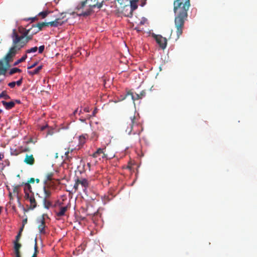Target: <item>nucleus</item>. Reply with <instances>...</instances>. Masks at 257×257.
I'll use <instances>...</instances> for the list:
<instances>
[{"label":"nucleus","instance_id":"22","mask_svg":"<svg viewBox=\"0 0 257 257\" xmlns=\"http://www.w3.org/2000/svg\"><path fill=\"white\" fill-rule=\"evenodd\" d=\"M67 210V206H61L59 208V211L57 212L56 214L58 216H62Z\"/></svg>","mask_w":257,"mask_h":257},{"label":"nucleus","instance_id":"42","mask_svg":"<svg viewBox=\"0 0 257 257\" xmlns=\"http://www.w3.org/2000/svg\"><path fill=\"white\" fill-rule=\"evenodd\" d=\"M82 112V109L81 108L79 110L78 108H77L73 112L74 114L75 115L77 113H78L79 115Z\"/></svg>","mask_w":257,"mask_h":257},{"label":"nucleus","instance_id":"17","mask_svg":"<svg viewBox=\"0 0 257 257\" xmlns=\"http://www.w3.org/2000/svg\"><path fill=\"white\" fill-rule=\"evenodd\" d=\"M23 185L24 186L25 195H26V193L34 194L32 192V187L30 184H29V183L24 182Z\"/></svg>","mask_w":257,"mask_h":257},{"label":"nucleus","instance_id":"58","mask_svg":"<svg viewBox=\"0 0 257 257\" xmlns=\"http://www.w3.org/2000/svg\"><path fill=\"white\" fill-rule=\"evenodd\" d=\"M135 29H136V30H137L138 31H140V30H139V29H138L137 28H136Z\"/></svg>","mask_w":257,"mask_h":257},{"label":"nucleus","instance_id":"45","mask_svg":"<svg viewBox=\"0 0 257 257\" xmlns=\"http://www.w3.org/2000/svg\"><path fill=\"white\" fill-rule=\"evenodd\" d=\"M27 223V218L26 217V218L24 219L23 220V222H22V225H23V226H25V225Z\"/></svg>","mask_w":257,"mask_h":257},{"label":"nucleus","instance_id":"33","mask_svg":"<svg viewBox=\"0 0 257 257\" xmlns=\"http://www.w3.org/2000/svg\"><path fill=\"white\" fill-rule=\"evenodd\" d=\"M53 176V173H48L46 175V178H47V181H50L52 180V177Z\"/></svg>","mask_w":257,"mask_h":257},{"label":"nucleus","instance_id":"34","mask_svg":"<svg viewBox=\"0 0 257 257\" xmlns=\"http://www.w3.org/2000/svg\"><path fill=\"white\" fill-rule=\"evenodd\" d=\"M97 112V109L96 108H95V109L93 110L92 114L91 115H87V117L88 118H90L91 116H94L95 115V114Z\"/></svg>","mask_w":257,"mask_h":257},{"label":"nucleus","instance_id":"41","mask_svg":"<svg viewBox=\"0 0 257 257\" xmlns=\"http://www.w3.org/2000/svg\"><path fill=\"white\" fill-rule=\"evenodd\" d=\"M65 17H66L65 13H62L61 14L59 18V19H60V20L61 21H63V20L65 18Z\"/></svg>","mask_w":257,"mask_h":257},{"label":"nucleus","instance_id":"31","mask_svg":"<svg viewBox=\"0 0 257 257\" xmlns=\"http://www.w3.org/2000/svg\"><path fill=\"white\" fill-rule=\"evenodd\" d=\"M49 12L48 11H43L39 13L38 16L42 17V18L44 19L46 18Z\"/></svg>","mask_w":257,"mask_h":257},{"label":"nucleus","instance_id":"56","mask_svg":"<svg viewBox=\"0 0 257 257\" xmlns=\"http://www.w3.org/2000/svg\"><path fill=\"white\" fill-rule=\"evenodd\" d=\"M32 21H34V20H38V19L36 17H34V18H32Z\"/></svg>","mask_w":257,"mask_h":257},{"label":"nucleus","instance_id":"5","mask_svg":"<svg viewBox=\"0 0 257 257\" xmlns=\"http://www.w3.org/2000/svg\"><path fill=\"white\" fill-rule=\"evenodd\" d=\"M13 41L12 46L10 48L8 52L4 58L6 65L9 68L10 67V63L13 61L14 57L17 53L21 49V48Z\"/></svg>","mask_w":257,"mask_h":257},{"label":"nucleus","instance_id":"25","mask_svg":"<svg viewBox=\"0 0 257 257\" xmlns=\"http://www.w3.org/2000/svg\"><path fill=\"white\" fill-rule=\"evenodd\" d=\"M22 72V70L18 68H13L9 71V75H12L15 73H21Z\"/></svg>","mask_w":257,"mask_h":257},{"label":"nucleus","instance_id":"38","mask_svg":"<svg viewBox=\"0 0 257 257\" xmlns=\"http://www.w3.org/2000/svg\"><path fill=\"white\" fill-rule=\"evenodd\" d=\"M8 86L9 87H10L11 88H14L15 87V86H16L15 81H13V82H11L9 83L8 84Z\"/></svg>","mask_w":257,"mask_h":257},{"label":"nucleus","instance_id":"30","mask_svg":"<svg viewBox=\"0 0 257 257\" xmlns=\"http://www.w3.org/2000/svg\"><path fill=\"white\" fill-rule=\"evenodd\" d=\"M129 7H131L132 14L133 13L134 11L138 8V5L136 2H131V5H129Z\"/></svg>","mask_w":257,"mask_h":257},{"label":"nucleus","instance_id":"44","mask_svg":"<svg viewBox=\"0 0 257 257\" xmlns=\"http://www.w3.org/2000/svg\"><path fill=\"white\" fill-rule=\"evenodd\" d=\"M35 180L34 178H31L27 183H29V184H30V183H34L35 182Z\"/></svg>","mask_w":257,"mask_h":257},{"label":"nucleus","instance_id":"16","mask_svg":"<svg viewBox=\"0 0 257 257\" xmlns=\"http://www.w3.org/2000/svg\"><path fill=\"white\" fill-rule=\"evenodd\" d=\"M9 67L4 64V63L0 60V75H5Z\"/></svg>","mask_w":257,"mask_h":257},{"label":"nucleus","instance_id":"21","mask_svg":"<svg viewBox=\"0 0 257 257\" xmlns=\"http://www.w3.org/2000/svg\"><path fill=\"white\" fill-rule=\"evenodd\" d=\"M49 198H44L43 200L44 207L47 209H49L52 205V202Z\"/></svg>","mask_w":257,"mask_h":257},{"label":"nucleus","instance_id":"1","mask_svg":"<svg viewBox=\"0 0 257 257\" xmlns=\"http://www.w3.org/2000/svg\"><path fill=\"white\" fill-rule=\"evenodd\" d=\"M174 12L175 14V26L177 29L178 38L182 34L185 21L188 17V11L191 6L190 0H174Z\"/></svg>","mask_w":257,"mask_h":257},{"label":"nucleus","instance_id":"49","mask_svg":"<svg viewBox=\"0 0 257 257\" xmlns=\"http://www.w3.org/2000/svg\"><path fill=\"white\" fill-rule=\"evenodd\" d=\"M69 153V151H67V152H65V155L66 156V157H68Z\"/></svg>","mask_w":257,"mask_h":257},{"label":"nucleus","instance_id":"7","mask_svg":"<svg viewBox=\"0 0 257 257\" xmlns=\"http://www.w3.org/2000/svg\"><path fill=\"white\" fill-rule=\"evenodd\" d=\"M37 222L38 224V228L39 233L41 234H46L47 233V226L46 225L44 215H43L38 218L37 220Z\"/></svg>","mask_w":257,"mask_h":257},{"label":"nucleus","instance_id":"51","mask_svg":"<svg viewBox=\"0 0 257 257\" xmlns=\"http://www.w3.org/2000/svg\"><path fill=\"white\" fill-rule=\"evenodd\" d=\"M15 101L17 103H21V101L20 100H15Z\"/></svg>","mask_w":257,"mask_h":257},{"label":"nucleus","instance_id":"40","mask_svg":"<svg viewBox=\"0 0 257 257\" xmlns=\"http://www.w3.org/2000/svg\"><path fill=\"white\" fill-rule=\"evenodd\" d=\"M147 0H139V2L140 3V5L141 7H144L146 4Z\"/></svg>","mask_w":257,"mask_h":257},{"label":"nucleus","instance_id":"10","mask_svg":"<svg viewBox=\"0 0 257 257\" xmlns=\"http://www.w3.org/2000/svg\"><path fill=\"white\" fill-rule=\"evenodd\" d=\"M24 198L26 200L30 202V208L32 209H34L37 206V202L34 197V194L26 193L25 195Z\"/></svg>","mask_w":257,"mask_h":257},{"label":"nucleus","instance_id":"27","mask_svg":"<svg viewBox=\"0 0 257 257\" xmlns=\"http://www.w3.org/2000/svg\"><path fill=\"white\" fill-rule=\"evenodd\" d=\"M24 182L21 184L15 185L13 186V192L18 194L20 188L23 185Z\"/></svg>","mask_w":257,"mask_h":257},{"label":"nucleus","instance_id":"26","mask_svg":"<svg viewBox=\"0 0 257 257\" xmlns=\"http://www.w3.org/2000/svg\"><path fill=\"white\" fill-rule=\"evenodd\" d=\"M39 252L38 249V246H37V239L36 238L35 239V246H34V252L33 254L32 257H37V254Z\"/></svg>","mask_w":257,"mask_h":257},{"label":"nucleus","instance_id":"8","mask_svg":"<svg viewBox=\"0 0 257 257\" xmlns=\"http://www.w3.org/2000/svg\"><path fill=\"white\" fill-rule=\"evenodd\" d=\"M153 37L156 40V42L162 49H165L167 46V40L166 38L160 35L153 34Z\"/></svg>","mask_w":257,"mask_h":257},{"label":"nucleus","instance_id":"2","mask_svg":"<svg viewBox=\"0 0 257 257\" xmlns=\"http://www.w3.org/2000/svg\"><path fill=\"white\" fill-rule=\"evenodd\" d=\"M123 127L125 132L128 135L132 133L134 135L137 134L140 136L143 131V127L139 122V119L135 114L130 116Z\"/></svg>","mask_w":257,"mask_h":257},{"label":"nucleus","instance_id":"32","mask_svg":"<svg viewBox=\"0 0 257 257\" xmlns=\"http://www.w3.org/2000/svg\"><path fill=\"white\" fill-rule=\"evenodd\" d=\"M38 50L37 47H34L33 48H31L29 49H28L26 50V53H35Z\"/></svg>","mask_w":257,"mask_h":257},{"label":"nucleus","instance_id":"37","mask_svg":"<svg viewBox=\"0 0 257 257\" xmlns=\"http://www.w3.org/2000/svg\"><path fill=\"white\" fill-rule=\"evenodd\" d=\"M21 236V231H19L18 234L16 236V239H15V241L19 242Z\"/></svg>","mask_w":257,"mask_h":257},{"label":"nucleus","instance_id":"43","mask_svg":"<svg viewBox=\"0 0 257 257\" xmlns=\"http://www.w3.org/2000/svg\"><path fill=\"white\" fill-rule=\"evenodd\" d=\"M15 257H21L20 251H14Z\"/></svg>","mask_w":257,"mask_h":257},{"label":"nucleus","instance_id":"6","mask_svg":"<svg viewBox=\"0 0 257 257\" xmlns=\"http://www.w3.org/2000/svg\"><path fill=\"white\" fill-rule=\"evenodd\" d=\"M75 184L74 185V189L75 191L78 190L79 188V186L81 185L83 188V190L84 192L86 191L87 188L88 187L89 185V182L87 179L85 178H77L75 180Z\"/></svg>","mask_w":257,"mask_h":257},{"label":"nucleus","instance_id":"47","mask_svg":"<svg viewBox=\"0 0 257 257\" xmlns=\"http://www.w3.org/2000/svg\"><path fill=\"white\" fill-rule=\"evenodd\" d=\"M4 158V154L3 153H0V161Z\"/></svg>","mask_w":257,"mask_h":257},{"label":"nucleus","instance_id":"53","mask_svg":"<svg viewBox=\"0 0 257 257\" xmlns=\"http://www.w3.org/2000/svg\"><path fill=\"white\" fill-rule=\"evenodd\" d=\"M80 120L81 121H82V122H84V121H85V118H80Z\"/></svg>","mask_w":257,"mask_h":257},{"label":"nucleus","instance_id":"3","mask_svg":"<svg viewBox=\"0 0 257 257\" xmlns=\"http://www.w3.org/2000/svg\"><path fill=\"white\" fill-rule=\"evenodd\" d=\"M31 30V29H25L24 32L20 36L16 30L14 29L11 36L12 40L22 49L26 45L30 40L32 39L33 35L35 34L34 32L31 35H29Z\"/></svg>","mask_w":257,"mask_h":257},{"label":"nucleus","instance_id":"59","mask_svg":"<svg viewBox=\"0 0 257 257\" xmlns=\"http://www.w3.org/2000/svg\"><path fill=\"white\" fill-rule=\"evenodd\" d=\"M2 112V110L0 109V113Z\"/></svg>","mask_w":257,"mask_h":257},{"label":"nucleus","instance_id":"11","mask_svg":"<svg viewBox=\"0 0 257 257\" xmlns=\"http://www.w3.org/2000/svg\"><path fill=\"white\" fill-rule=\"evenodd\" d=\"M120 12L122 15L127 17H132L133 14L132 13L131 7L129 5H125L121 7Z\"/></svg>","mask_w":257,"mask_h":257},{"label":"nucleus","instance_id":"55","mask_svg":"<svg viewBox=\"0 0 257 257\" xmlns=\"http://www.w3.org/2000/svg\"><path fill=\"white\" fill-rule=\"evenodd\" d=\"M36 181V182L38 183L40 182V180L39 179H36V180H35Z\"/></svg>","mask_w":257,"mask_h":257},{"label":"nucleus","instance_id":"54","mask_svg":"<svg viewBox=\"0 0 257 257\" xmlns=\"http://www.w3.org/2000/svg\"><path fill=\"white\" fill-rule=\"evenodd\" d=\"M47 127V126H43L41 127V130H44L46 127Z\"/></svg>","mask_w":257,"mask_h":257},{"label":"nucleus","instance_id":"12","mask_svg":"<svg viewBox=\"0 0 257 257\" xmlns=\"http://www.w3.org/2000/svg\"><path fill=\"white\" fill-rule=\"evenodd\" d=\"M67 21L66 19L64 21H61L59 18L56 19L54 21L49 22V26L54 27H57L58 26H62Z\"/></svg>","mask_w":257,"mask_h":257},{"label":"nucleus","instance_id":"29","mask_svg":"<svg viewBox=\"0 0 257 257\" xmlns=\"http://www.w3.org/2000/svg\"><path fill=\"white\" fill-rule=\"evenodd\" d=\"M4 98L5 99H10V96L7 94L6 91H3L0 94V98Z\"/></svg>","mask_w":257,"mask_h":257},{"label":"nucleus","instance_id":"39","mask_svg":"<svg viewBox=\"0 0 257 257\" xmlns=\"http://www.w3.org/2000/svg\"><path fill=\"white\" fill-rule=\"evenodd\" d=\"M38 64V62H35L34 63H33V64L31 65H29L27 67V69H32L34 67H35Z\"/></svg>","mask_w":257,"mask_h":257},{"label":"nucleus","instance_id":"50","mask_svg":"<svg viewBox=\"0 0 257 257\" xmlns=\"http://www.w3.org/2000/svg\"><path fill=\"white\" fill-rule=\"evenodd\" d=\"M91 1H93V4H95L97 2H98V0H91ZM98 3H99V2H98Z\"/></svg>","mask_w":257,"mask_h":257},{"label":"nucleus","instance_id":"36","mask_svg":"<svg viewBox=\"0 0 257 257\" xmlns=\"http://www.w3.org/2000/svg\"><path fill=\"white\" fill-rule=\"evenodd\" d=\"M45 49V46L42 45L39 47V53L41 54L43 52Z\"/></svg>","mask_w":257,"mask_h":257},{"label":"nucleus","instance_id":"15","mask_svg":"<svg viewBox=\"0 0 257 257\" xmlns=\"http://www.w3.org/2000/svg\"><path fill=\"white\" fill-rule=\"evenodd\" d=\"M24 162L28 165H33L35 163V159L33 155H26Z\"/></svg>","mask_w":257,"mask_h":257},{"label":"nucleus","instance_id":"28","mask_svg":"<svg viewBox=\"0 0 257 257\" xmlns=\"http://www.w3.org/2000/svg\"><path fill=\"white\" fill-rule=\"evenodd\" d=\"M22 245L19 242L14 241V251H20Z\"/></svg>","mask_w":257,"mask_h":257},{"label":"nucleus","instance_id":"14","mask_svg":"<svg viewBox=\"0 0 257 257\" xmlns=\"http://www.w3.org/2000/svg\"><path fill=\"white\" fill-rule=\"evenodd\" d=\"M49 22H42L39 23L36 25H33L32 26L33 28H37L38 29L34 33H37L40 31L42 30V28L44 27H48L49 26Z\"/></svg>","mask_w":257,"mask_h":257},{"label":"nucleus","instance_id":"48","mask_svg":"<svg viewBox=\"0 0 257 257\" xmlns=\"http://www.w3.org/2000/svg\"><path fill=\"white\" fill-rule=\"evenodd\" d=\"M87 166L88 167L89 170H90V167H91V163H87Z\"/></svg>","mask_w":257,"mask_h":257},{"label":"nucleus","instance_id":"9","mask_svg":"<svg viewBox=\"0 0 257 257\" xmlns=\"http://www.w3.org/2000/svg\"><path fill=\"white\" fill-rule=\"evenodd\" d=\"M105 152L106 147L103 148H99L92 155V156L93 158H99V160H100L101 158H106L107 157V155L105 153Z\"/></svg>","mask_w":257,"mask_h":257},{"label":"nucleus","instance_id":"52","mask_svg":"<svg viewBox=\"0 0 257 257\" xmlns=\"http://www.w3.org/2000/svg\"><path fill=\"white\" fill-rule=\"evenodd\" d=\"M24 227V226H23V225H22V227L20 228V231H21V232H22V231H23Z\"/></svg>","mask_w":257,"mask_h":257},{"label":"nucleus","instance_id":"35","mask_svg":"<svg viewBox=\"0 0 257 257\" xmlns=\"http://www.w3.org/2000/svg\"><path fill=\"white\" fill-rule=\"evenodd\" d=\"M23 77H21V79H20L19 80H18L17 81H15L16 85H17V86H18L21 85L23 82Z\"/></svg>","mask_w":257,"mask_h":257},{"label":"nucleus","instance_id":"23","mask_svg":"<svg viewBox=\"0 0 257 257\" xmlns=\"http://www.w3.org/2000/svg\"><path fill=\"white\" fill-rule=\"evenodd\" d=\"M88 138L87 135H82L79 136V144L81 145H83L85 143V141L86 139Z\"/></svg>","mask_w":257,"mask_h":257},{"label":"nucleus","instance_id":"18","mask_svg":"<svg viewBox=\"0 0 257 257\" xmlns=\"http://www.w3.org/2000/svg\"><path fill=\"white\" fill-rule=\"evenodd\" d=\"M2 103L5 107L6 109L8 110L12 109L15 105V103L14 101L6 102L5 101H2Z\"/></svg>","mask_w":257,"mask_h":257},{"label":"nucleus","instance_id":"46","mask_svg":"<svg viewBox=\"0 0 257 257\" xmlns=\"http://www.w3.org/2000/svg\"><path fill=\"white\" fill-rule=\"evenodd\" d=\"M83 111L86 112H89L90 111L89 108L88 107H86L84 108Z\"/></svg>","mask_w":257,"mask_h":257},{"label":"nucleus","instance_id":"19","mask_svg":"<svg viewBox=\"0 0 257 257\" xmlns=\"http://www.w3.org/2000/svg\"><path fill=\"white\" fill-rule=\"evenodd\" d=\"M43 66L40 65L37 67L33 70L28 71V73L31 76H34V75L37 74L42 69Z\"/></svg>","mask_w":257,"mask_h":257},{"label":"nucleus","instance_id":"20","mask_svg":"<svg viewBox=\"0 0 257 257\" xmlns=\"http://www.w3.org/2000/svg\"><path fill=\"white\" fill-rule=\"evenodd\" d=\"M44 196V198H50L51 195V191L50 188L47 186H45L43 188Z\"/></svg>","mask_w":257,"mask_h":257},{"label":"nucleus","instance_id":"57","mask_svg":"<svg viewBox=\"0 0 257 257\" xmlns=\"http://www.w3.org/2000/svg\"><path fill=\"white\" fill-rule=\"evenodd\" d=\"M2 207H0V214L2 212Z\"/></svg>","mask_w":257,"mask_h":257},{"label":"nucleus","instance_id":"13","mask_svg":"<svg viewBox=\"0 0 257 257\" xmlns=\"http://www.w3.org/2000/svg\"><path fill=\"white\" fill-rule=\"evenodd\" d=\"M130 96L131 99L133 100V101H134L136 99H138L140 98V97L138 94H136V97H135L133 93L129 91L125 94H124L123 95L121 96V98H120V100H123L125 99L127 97Z\"/></svg>","mask_w":257,"mask_h":257},{"label":"nucleus","instance_id":"4","mask_svg":"<svg viewBox=\"0 0 257 257\" xmlns=\"http://www.w3.org/2000/svg\"><path fill=\"white\" fill-rule=\"evenodd\" d=\"M89 1V0H85L84 1L81 2L79 4L77 5V6L76 8V10L77 11L76 12H73L71 14L74 15L76 13L77 15L79 17H86L89 16L92 11V9L93 8H94L95 7H97L99 9L101 8L102 7L103 3L104 2V1H102L101 3L97 2L95 4H90L89 5V8L87 9L86 11H84L83 9L87 2Z\"/></svg>","mask_w":257,"mask_h":257},{"label":"nucleus","instance_id":"24","mask_svg":"<svg viewBox=\"0 0 257 257\" xmlns=\"http://www.w3.org/2000/svg\"><path fill=\"white\" fill-rule=\"evenodd\" d=\"M27 58V55L26 54L21 58H20V59H18L17 61H15V63H14V66H17L19 63H20L22 62H24V61H25V60Z\"/></svg>","mask_w":257,"mask_h":257}]
</instances>
